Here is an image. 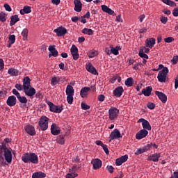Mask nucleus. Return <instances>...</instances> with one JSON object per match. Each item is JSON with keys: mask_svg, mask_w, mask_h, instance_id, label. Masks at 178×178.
Returning a JSON list of instances; mask_svg holds the SVG:
<instances>
[{"mask_svg": "<svg viewBox=\"0 0 178 178\" xmlns=\"http://www.w3.org/2000/svg\"><path fill=\"white\" fill-rule=\"evenodd\" d=\"M22 161L24 163H34L37 165L38 163V156L35 153H26L22 156Z\"/></svg>", "mask_w": 178, "mask_h": 178, "instance_id": "nucleus-1", "label": "nucleus"}, {"mask_svg": "<svg viewBox=\"0 0 178 178\" xmlns=\"http://www.w3.org/2000/svg\"><path fill=\"white\" fill-rule=\"evenodd\" d=\"M48 123H49V119L48 118V117L45 115H42L40 117L38 124L42 131H45V130H48Z\"/></svg>", "mask_w": 178, "mask_h": 178, "instance_id": "nucleus-2", "label": "nucleus"}, {"mask_svg": "<svg viewBox=\"0 0 178 178\" xmlns=\"http://www.w3.org/2000/svg\"><path fill=\"white\" fill-rule=\"evenodd\" d=\"M168 73H169V70L167 67H163V69L159 72L157 79L160 83H166Z\"/></svg>", "mask_w": 178, "mask_h": 178, "instance_id": "nucleus-3", "label": "nucleus"}, {"mask_svg": "<svg viewBox=\"0 0 178 178\" xmlns=\"http://www.w3.org/2000/svg\"><path fill=\"white\" fill-rule=\"evenodd\" d=\"M119 116V109L115 107H111L108 110V118L110 120H115Z\"/></svg>", "mask_w": 178, "mask_h": 178, "instance_id": "nucleus-4", "label": "nucleus"}, {"mask_svg": "<svg viewBox=\"0 0 178 178\" xmlns=\"http://www.w3.org/2000/svg\"><path fill=\"white\" fill-rule=\"evenodd\" d=\"M48 105L49 106L50 112H54V113H60L63 111V104L56 106L54 104V103L49 102Z\"/></svg>", "mask_w": 178, "mask_h": 178, "instance_id": "nucleus-5", "label": "nucleus"}, {"mask_svg": "<svg viewBox=\"0 0 178 178\" xmlns=\"http://www.w3.org/2000/svg\"><path fill=\"white\" fill-rule=\"evenodd\" d=\"M109 143L113 141V140H118V138H122V134L120 131L118 129H115L111 134L109 136Z\"/></svg>", "mask_w": 178, "mask_h": 178, "instance_id": "nucleus-6", "label": "nucleus"}, {"mask_svg": "<svg viewBox=\"0 0 178 178\" xmlns=\"http://www.w3.org/2000/svg\"><path fill=\"white\" fill-rule=\"evenodd\" d=\"M93 170H98L102 168V161L99 159H92L91 161Z\"/></svg>", "mask_w": 178, "mask_h": 178, "instance_id": "nucleus-7", "label": "nucleus"}, {"mask_svg": "<svg viewBox=\"0 0 178 178\" xmlns=\"http://www.w3.org/2000/svg\"><path fill=\"white\" fill-rule=\"evenodd\" d=\"M54 33H56L57 37H63L67 34V29L63 26H59L54 30Z\"/></svg>", "mask_w": 178, "mask_h": 178, "instance_id": "nucleus-8", "label": "nucleus"}, {"mask_svg": "<svg viewBox=\"0 0 178 178\" xmlns=\"http://www.w3.org/2000/svg\"><path fill=\"white\" fill-rule=\"evenodd\" d=\"M5 161L8 163H12V151L10 149L3 147Z\"/></svg>", "mask_w": 178, "mask_h": 178, "instance_id": "nucleus-9", "label": "nucleus"}, {"mask_svg": "<svg viewBox=\"0 0 178 178\" xmlns=\"http://www.w3.org/2000/svg\"><path fill=\"white\" fill-rule=\"evenodd\" d=\"M13 94L14 95H15L18 99V101L21 103V104H27V97H24V96H21L20 93L19 92V91H17V90L16 89H13L12 91Z\"/></svg>", "mask_w": 178, "mask_h": 178, "instance_id": "nucleus-10", "label": "nucleus"}, {"mask_svg": "<svg viewBox=\"0 0 178 178\" xmlns=\"http://www.w3.org/2000/svg\"><path fill=\"white\" fill-rule=\"evenodd\" d=\"M138 123H142L143 130H151V129H152V127H151V124H149V122L144 118L139 119L138 120Z\"/></svg>", "mask_w": 178, "mask_h": 178, "instance_id": "nucleus-11", "label": "nucleus"}, {"mask_svg": "<svg viewBox=\"0 0 178 178\" xmlns=\"http://www.w3.org/2000/svg\"><path fill=\"white\" fill-rule=\"evenodd\" d=\"M24 130L26 131V133L27 134H29V136H35L36 132H35V128L34 127V126L31 125V124H28L26 126L24 127Z\"/></svg>", "mask_w": 178, "mask_h": 178, "instance_id": "nucleus-12", "label": "nucleus"}, {"mask_svg": "<svg viewBox=\"0 0 178 178\" xmlns=\"http://www.w3.org/2000/svg\"><path fill=\"white\" fill-rule=\"evenodd\" d=\"M147 136H148V131H147V129H140L136 134V140H143V138H145V137Z\"/></svg>", "mask_w": 178, "mask_h": 178, "instance_id": "nucleus-13", "label": "nucleus"}, {"mask_svg": "<svg viewBox=\"0 0 178 178\" xmlns=\"http://www.w3.org/2000/svg\"><path fill=\"white\" fill-rule=\"evenodd\" d=\"M127 159H129V155L125 154L122 156L121 157L115 160V165L116 166H120L124 163V162H127Z\"/></svg>", "mask_w": 178, "mask_h": 178, "instance_id": "nucleus-14", "label": "nucleus"}, {"mask_svg": "<svg viewBox=\"0 0 178 178\" xmlns=\"http://www.w3.org/2000/svg\"><path fill=\"white\" fill-rule=\"evenodd\" d=\"M86 69L89 73H91L92 74H95V75L98 74V72L97 71V69H95V67L93 66L91 63H86Z\"/></svg>", "mask_w": 178, "mask_h": 178, "instance_id": "nucleus-15", "label": "nucleus"}, {"mask_svg": "<svg viewBox=\"0 0 178 178\" xmlns=\"http://www.w3.org/2000/svg\"><path fill=\"white\" fill-rule=\"evenodd\" d=\"M71 55L74 60H77L79 59V49L76 45L73 44L70 49Z\"/></svg>", "mask_w": 178, "mask_h": 178, "instance_id": "nucleus-16", "label": "nucleus"}, {"mask_svg": "<svg viewBox=\"0 0 178 178\" xmlns=\"http://www.w3.org/2000/svg\"><path fill=\"white\" fill-rule=\"evenodd\" d=\"M51 133L53 136H59L60 134V128L55 123H53L51 126Z\"/></svg>", "mask_w": 178, "mask_h": 178, "instance_id": "nucleus-17", "label": "nucleus"}, {"mask_svg": "<svg viewBox=\"0 0 178 178\" xmlns=\"http://www.w3.org/2000/svg\"><path fill=\"white\" fill-rule=\"evenodd\" d=\"M124 92V89H123V87L118 86L113 90V95L117 98H120V97L123 95Z\"/></svg>", "mask_w": 178, "mask_h": 178, "instance_id": "nucleus-18", "label": "nucleus"}, {"mask_svg": "<svg viewBox=\"0 0 178 178\" xmlns=\"http://www.w3.org/2000/svg\"><path fill=\"white\" fill-rule=\"evenodd\" d=\"M155 94L160 99V101L163 102V104H166V102H168V96H166L165 93L159 91H156Z\"/></svg>", "mask_w": 178, "mask_h": 178, "instance_id": "nucleus-19", "label": "nucleus"}, {"mask_svg": "<svg viewBox=\"0 0 178 178\" xmlns=\"http://www.w3.org/2000/svg\"><path fill=\"white\" fill-rule=\"evenodd\" d=\"M17 102V99H16V97L14 95L8 97V98L6 100V104L8 106H15L16 105V103Z\"/></svg>", "mask_w": 178, "mask_h": 178, "instance_id": "nucleus-20", "label": "nucleus"}, {"mask_svg": "<svg viewBox=\"0 0 178 178\" xmlns=\"http://www.w3.org/2000/svg\"><path fill=\"white\" fill-rule=\"evenodd\" d=\"M145 42L146 48H150L152 49V48H154V45H155L156 40L154 38H150L146 39Z\"/></svg>", "mask_w": 178, "mask_h": 178, "instance_id": "nucleus-21", "label": "nucleus"}, {"mask_svg": "<svg viewBox=\"0 0 178 178\" xmlns=\"http://www.w3.org/2000/svg\"><path fill=\"white\" fill-rule=\"evenodd\" d=\"M24 92L27 97H34L35 95V89L34 88H26L24 89Z\"/></svg>", "mask_w": 178, "mask_h": 178, "instance_id": "nucleus-22", "label": "nucleus"}, {"mask_svg": "<svg viewBox=\"0 0 178 178\" xmlns=\"http://www.w3.org/2000/svg\"><path fill=\"white\" fill-rule=\"evenodd\" d=\"M159 158H161V153H155L149 155L147 161H152V162H158L159 161Z\"/></svg>", "mask_w": 178, "mask_h": 178, "instance_id": "nucleus-23", "label": "nucleus"}, {"mask_svg": "<svg viewBox=\"0 0 178 178\" xmlns=\"http://www.w3.org/2000/svg\"><path fill=\"white\" fill-rule=\"evenodd\" d=\"M22 83L24 90L26 88H30V87H31V79H30V77L29 76L24 77L23 79Z\"/></svg>", "mask_w": 178, "mask_h": 178, "instance_id": "nucleus-24", "label": "nucleus"}, {"mask_svg": "<svg viewBox=\"0 0 178 178\" xmlns=\"http://www.w3.org/2000/svg\"><path fill=\"white\" fill-rule=\"evenodd\" d=\"M91 90L90 87H83L81 89L80 95L81 98H87L88 97V92Z\"/></svg>", "mask_w": 178, "mask_h": 178, "instance_id": "nucleus-25", "label": "nucleus"}, {"mask_svg": "<svg viewBox=\"0 0 178 178\" xmlns=\"http://www.w3.org/2000/svg\"><path fill=\"white\" fill-rule=\"evenodd\" d=\"M74 9L75 12H80L81 9H83V3H81V1L80 0H74Z\"/></svg>", "mask_w": 178, "mask_h": 178, "instance_id": "nucleus-26", "label": "nucleus"}, {"mask_svg": "<svg viewBox=\"0 0 178 178\" xmlns=\"http://www.w3.org/2000/svg\"><path fill=\"white\" fill-rule=\"evenodd\" d=\"M151 148V145H147V146L143 147V148H139L135 152V155H140V154H144L146 151H149Z\"/></svg>", "mask_w": 178, "mask_h": 178, "instance_id": "nucleus-27", "label": "nucleus"}, {"mask_svg": "<svg viewBox=\"0 0 178 178\" xmlns=\"http://www.w3.org/2000/svg\"><path fill=\"white\" fill-rule=\"evenodd\" d=\"M6 161L3 158V146L0 145V166H5Z\"/></svg>", "mask_w": 178, "mask_h": 178, "instance_id": "nucleus-28", "label": "nucleus"}, {"mask_svg": "<svg viewBox=\"0 0 178 178\" xmlns=\"http://www.w3.org/2000/svg\"><path fill=\"white\" fill-rule=\"evenodd\" d=\"M102 10H103V12H105L106 13H108V15H112V16H115V11L109 8L107 6L102 5Z\"/></svg>", "mask_w": 178, "mask_h": 178, "instance_id": "nucleus-29", "label": "nucleus"}, {"mask_svg": "<svg viewBox=\"0 0 178 178\" xmlns=\"http://www.w3.org/2000/svg\"><path fill=\"white\" fill-rule=\"evenodd\" d=\"M151 92H152V87L148 86L145 89H143L141 93L145 95V97H149L151 95Z\"/></svg>", "mask_w": 178, "mask_h": 178, "instance_id": "nucleus-30", "label": "nucleus"}, {"mask_svg": "<svg viewBox=\"0 0 178 178\" xmlns=\"http://www.w3.org/2000/svg\"><path fill=\"white\" fill-rule=\"evenodd\" d=\"M20 20V18H19V16L15 15H13L10 17V26H15L17 22Z\"/></svg>", "mask_w": 178, "mask_h": 178, "instance_id": "nucleus-31", "label": "nucleus"}, {"mask_svg": "<svg viewBox=\"0 0 178 178\" xmlns=\"http://www.w3.org/2000/svg\"><path fill=\"white\" fill-rule=\"evenodd\" d=\"M49 51L51 52L52 56H54V58H56L59 53L58 52V50L55 48V46L50 45L49 46Z\"/></svg>", "mask_w": 178, "mask_h": 178, "instance_id": "nucleus-32", "label": "nucleus"}, {"mask_svg": "<svg viewBox=\"0 0 178 178\" xmlns=\"http://www.w3.org/2000/svg\"><path fill=\"white\" fill-rule=\"evenodd\" d=\"M110 49H111V54H113V55H119V51H120L122 48L120 46H116L115 47H113V46L111 45Z\"/></svg>", "mask_w": 178, "mask_h": 178, "instance_id": "nucleus-33", "label": "nucleus"}, {"mask_svg": "<svg viewBox=\"0 0 178 178\" xmlns=\"http://www.w3.org/2000/svg\"><path fill=\"white\" fill-rule=\"evenodd\" d=\"M66 95H74V89L71 85H67L66 88Z\"/></svg>", "mask_w": 178, "mask_h": 178, "instance_id": "nucleus-34", "label": "nucleus"}, {"mask_svg": "<svg viewBox=\"0 0 178 178\" xmlns=\"http://www.w3.org/2000/svg\"><path fill=\"white\" fill-rule=\"evenodd\" d=\"M19 13L21 15L31 13V7L29 6H24L23 9L20 10Z\"/></svg>", "mask_w": 178, "mask_h": 178, "instance_id": "nucleus-35", "label": "nucleus"}, {"mask_svg": "<svg viewBox=\"0 0 178 178\" xmlns=\"http://www.w3.org/2000/svg\"><path fill=\"white\" fill-rule=\"evenodd\" d=\"M47 177V174L42 172H37L33 174L32 178H44Z\"/></svg>", "mask_w": 178, "mask_h": 178, "instance_id": "nucleus-36", "label": "nucleus"}, {"mask_svg": "<svg viewBox=\"0 0 178 178\" xmlns=\"http://www.w3.org/2000/svg\"><path fill=\"white\" fill-rule=\"evenodd\" d=\"M8 73L10 76H19V70L15 68H10Z\"/></svg>", "mask_w": 178, "mask_h": 178, "instance_id": "nucleus-37", "label": "nucleus"}, {"mask_svg": "<svg viewBox=\"0 0 178 178\" xmlns=\"http://www.w3.org/2000/svg\"><path fill=\"white\" fill-rule=\"evenodd\" d=\"M82 33L83 34H86L87 35H92V34H94V31H92L91 29L84 28L82 30Z\"/></svg>", "mask_w": 178, "mask_h": 178, "instance_id": "nucleus-38", "label": "nucleus"}, {"mask_svg": "<svg viewBox=\"0 0 178 178\" xmlns=\"http://www.w3.org/2000/svg\"><path fill=\"white\" fill-rule=\"evenodd\" d=\"M59 81H60V77L54 76V77L51 78V86H56V84H58L59 83Z\"/></svg>", "mask_w": 178, "mask_h": 178, "instance_id": "nucleus-39", "label": "nucleus"}, {"mask_svg": "<svg viewBox=\"0 0 178 178\" xmlns=\"http://www.w3.org/2000/svg\"><path fill=\"white\" fill-rule=\"evenodd\" d=\"M56 141L58 144L63 145L65 144V135H60L57 137Z\"/></svg>", "mask_w": 178, "mask_h": 178, "instance_id": "nucleus-40", "label": "nucleus"}, {"mask_svg": "<svg viewBox=\"0 0 178 178\" xmlns=\"http://www.w3.org/2000/svg\"><path fill=\"white\" fill-rule=\"evenodd\" d=\"M161 2H163L165 5H168V6H177L176 3L172 0H161Z\"/></svg>", "mask_w": 178, "mask_h": 178, "instance_id": "nucleus-41", "label": "nucleus"}, {"mask_svg": "<svg viewBox=\"0 0 178 178\" xmlns=\"http://www.w3.org/2000/svg\"><path fill=\"white\" fill-rule=\"evenodd\" d=\"M98 55V51H97V50H90L88 53V58H95V56H97Z\"/></svg>", "mask_w": 178, "mask_h": 178, "instance_id": "nucleus-42", "label": "nucleus"}, {"mask_svg": "<svg viewBox=\"0 0 178 178\" xmlns=\"http://www.w3.org/2000/svg\"><path fill=\"white\" fill-rule=\"evenodd\" d=\"M22 35L23 37L24 41L27 40V38L29 37V29H23L22 32Z\"/></svg>", "mask_w": 178, "mask_h": 178, "instance_id": "nucleus-43", "label": "nucleus"}, {"mask_svg": "<svg viewBox=\"0 0 178 178\" xmlns=\"http://www.w3.org/2000/svg\"><path fill=\"white\" fill-rule=\"evenodd\" d=\"M133 84H134V82L133 81V78L129 77L125 81V86H127V87H132Z\"/></svg>", "mask_w": 178, "mask_h": 178, "instance_id": "nucleus-44", "label": "nucleus"}, {"mask_svg": "<svg viewBox=\"0 0 178 178\" xmlns=\"http://www.w3.org/2000/svg\"><path fill=\"white\" fill-rule=\"evenodd\" d=\"M80 169V165H74L72 168L69 169V172H72L73 173H76L77 170Z\"/></svg>", "mask_w": 178, "mask_h": 178, "instance_id": "nucleus-45", "label": "nucleus"}, {"mask_svg": "<svg viewBox=\"0 0 178 178\" xmlns=\"http://www.w3.org/2000/svg\"><path fill=\"white\" fill-rule=\"evenodd\" d=\"M8 19V15L5 14L3 12L0 13V22L3 23Z\"/></svg>", "mask_w": 178, "mask_h": 178, "instance_id": "nucleus-46", "label": "nucleus"}, {"mask_svg": "<svg viewBox=\"0 0 178 178\" xmlns=\"http://www.w3.org/2000/svg\"><path fill=\"white\" fill-rule=\"evenodd\" d=\"M77 176H79L78 173L69 172V173L66 175L65 177L66 178H75V177H77Z\"/></svg>", "mask_w": 178, "mask_h": 178, "instance_id": "nucleus-47", "label": "nucleus"}, {"mask_svg": "<svg viewBox=\"0 0 178 178\" xmlns=\"http://www.w3.org/2000/svg\"><path fill=\"white\" fill-rule=\"evenodd\" d=\"M8 42H11V44H15V42H16V36L15 35H10L8 36Z\"/></svg>", "mask_w": 178, "mask_h": 178, "instance_id": "nucleus-48", "label": "nucleus"}, {"mask_svg": "<svg viewBox=\"0 0 178 178\" xmlns=\"http://www.w3.org/2000/svg\"><path fill=\"white\" fill-rule=\"evenodd\" d=\"M138 55L140 58H144V59H148V55L145 54V53L144 52V50L143 49H140L139 51Z\"/></svg>", "mask_w": 178, "mask_h": 178, "instance_id": "nucleus-49", "label": "nucleus"}, {"mask_svg": "<svg viewBox=\"0 0 178 178\" xmlns=\"http://www.w3.org/2000/svg\"><path fill=\"white\" fill-rule=\"evenodd\" d=\"M74 95H67V103L70 104V105H72V104H73V96Z\"/></svg>", "mask_w": 178, "mask_h": 178, "instance_id": "nucleus-50", "label": "nucleus"}, {"mask_svg": "<svg viewBox=\"0 0 178 178\" xmlns=\"http://www.w3.org/2000/svg\"><path fill=\"white\" fill-rule=\"evenodd\" d=\"M15 87L18 91H23V90H24L23 88V85H22L21 83H16Z\"/></svg>", "mask_w": 178, "mask_h": 178, "instance_id": "nucleus-51", "label": "nucleus"}, {"mask_svg": "<svg viewBox=\"0 0 178 178\" xmlns=\"http://www.w3.org/2000/svg\"><path fill=\"white\" fill-rule=\"evenodd\" d=\"M81 108L83 110V111H88V109H90V106L88 105L86 103H81Z\"/></svg>", "mask_w": 178, "mask_h": 178, "instance_id": "nucleus-52", "label": "nucleus"}, {"mask_svg": "<svg viewBox=\"0 0 178 178\" xmlns=\"http://www.w3.org/2000/svg\"><path fill=\"white\" fill-rule=\"evenodd\" d=\"M165 42L167 43H170V42H173V41H175V38H173V37H168L164 39Z\"/></svg>", "mask_w": 178, "mask_h": 178, "instance_id": "nucleus-53", "label": "nucleus"}, {"mask_svg": "<svg viewBox=\"0 0 178 178\" xmlns=\"http://www.w3.org/2000/svg\"><path fill=\"white\" fill-rule=\"evenodd\" d=\"M172 65H177L178 63V56H174L172 59L171 60Z\"/></svg>", "mask_w": 178, "mask_h": 178, "instance_id": "nucleus-54", "label": "nucleus"}, {"mask_svg": "<svg viewBox=\"0 0 178 178\" xmlns=\"http://www.w3.org/2000/svg\"><path fill=\"white\" fill-rule=\"evenodd\" d=\"M106 169L108 170V172H109V173L111 174L113 173V170H115V168L112 165H107Z\"/></svg>", "mask_w": 178, "mask_h": 178, "instance_id": "nucleus-55", "label": "nucleus"}, {"mask_svg": "<svg viewBox=\"0 0 178 178\" xmlns=\"http://www.w3.org/2000/svg\"><path fill=\"white\" fill-rule=\"evenodd\" d=\"M97 99L99 101V102H104V101H105V95H99L97 97Z\"/></svg>", "mask_w": 178, "mask_h": 178, "instance_id": "nucleus-56", "label": "nucleus"}, {"mask_svg": "<svg viewBox=\"0 0 178 178\" xmlns=\"http://www.w3.org/2000/svg\"><path fill=\"white\" fill-rule=\"evenodd\" d=\"M160 21L161 22V23H163V24H166V23H168V17H161L160 18Z\"/></svg>", "mask_w": 178, "mask_h": 178, "instance_id": "nucleus-57", "label": "nucleus"}, {"mask_svg": "<svg viewBox=\"0 0 178 178\" xmlns=\"http://www.w3.org/2000/svg\"><path fill=\"white\" fill-rule=\"evenodd\" d=\"M104 152H106V155L109 154V149H108V146L106 145H103V146H102Z\"/></svg>", "mask_w": 178, "mask_h": 178, "instance_id": "nucleus-58", "label": "nucleus"}, {"mask_svg": "<svg viewBox=\"0 0 178 178\" xmlns=\"http://www.w3.org/2000/svg\"><path fill=\"white\" fill-rule=\"evenodd\" d=\"M5 67V63L3 62V59L0 58V70H3Z\"/></svg>", "mask_w": 178, "mask_h": 178, "instance_id": "nucleus-59", "label": "nucleus"}, {"mask_svg": "<svg viewBox=\"0 0 178 178\" xmlns=\"http://www.w3.org/2000/svg\"><path fill=\"white\" fill-rule=\"evenodd\" d=\"M172 15L175 17H178V7L174 8V10H172Z\"/></svg>", "mask_w": 178, "mask_h": 178, "instance_id": "nucleus-60", "label": "nucleus"}, {"mask_svg": "<svg viewBox=\"0 0 178 178\" xmlns=\"http://www.w3.org/2000/svg\"><path fill=\"white\" fill-rule=\"evenodd\" d=\"M4 8L7 12H12V8H10V6L9 4L6 3L4 4Z\"/></svg>", "mask_w": 178, "mask_h": 178, "instance_id": "nucleus-61", "label": "nucleus"}, {"mask_svg": "<svg viewBox=\"0 0 178 178\" xmlns=\"http://www.w3.org/2000/svg\"><path fill=\"white\" fill-rule=\"evenodd\" d=\"M104 52H106L107 55H112V49H109V47H106Z\"/></svg>", "mask_w": 178, "mask_h": 178, "instance_id": "nucleus-62", "label": "nucleus"}, {"mask_svg": "<svg viewBox=\"0 0 178 178\" xmlns=\"http://www.w3.org/2000/svg\"><path fill=\"white\" fill-rule=\"evenodd\" d=\"M147 108L149 109H155V104L154 103H149L147 104Z\"/></svg>", "mask_w": 178, "mask_h": 178, "instance_id": "nucleus-63", "label": "nucleus"}, {"mask_svg": "<svg viewBox=\"0 0 178 178\" xmlns=\"http://www.w3.org/2000/svg\"><path fill=\"white\" fill-rule=\"evenodd\" d=\"M138 66H139L138 63L137 61H135L133 67L134 70H138Z\"/></svg>", "mask_w": 178, "mask_h": 178, "instance_id": "nucleus-64", "label": "nucleus"}]
</instances>
